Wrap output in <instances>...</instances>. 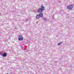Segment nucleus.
Returning a JSON list of instances; mask_svg holds the SVG:
<instances>
[{
	"label": "nucleus",
	"instance_id": "6",
	"mask_svg": "<svg viewBox=\"0 0 74 74\" xmlns=\"http://www.w3.org/2000/svg\"><path fill=\"white\" fill-rule=\"evenodd\" d=\"M40 16L39 15H36V18L37 19H39L40 18Z\"/></svg>",
	"mask_w": 74,
	"mask_h": 74
},
{
	"label": "nucleus",
	"instance_id": "2",
	"mask_svg": "<svg viewBox=\"0 0 74 74\" xmlns=\"http://www.w3.org/2000/svg\"><path fill=\"white\" fill-rule=\"evenodd\" d=\"M73 5H68L67 7V8L69 10H72V9H73Z\"/></svg>",
	"mask_w": 74,
	"mask_h": 74
},
{
	"label": "nucleus",
	"instance_id": "1",
	"mask_svg": "<svg viewBox=\"0 0 74 74\" xmlns=\"http://www.w3.org/2000/svg\"><path fill=\"white\" fill-rule=\"evenodd\" d=\"M45 9V8L43 6H41V8H40L38 10V13H41V12H42V11L43 10H44Z\"/></svg>",
	"mask_w": 74,
	"mask_h": 74
},
{
	"label": "nucleus",
	"instance_id": "7",
	"mask_svg": "<svg viewBox=\"0 0 74 74\" xmlns=\"http://www.w3.org/2000/svg\"><path fill=\"white\" fill-rule=\"evenodd\" d=\"M62 44V42H60V43H59L58 44V45H60V44Z\"/></svg>",
	"mask_w": 74,
	"mask_h": 74
},
{
	"label": "nucleus",
	"instance_id": "8",
	"mask_svg": "<svg viewBox=\"0 0 74 74\" xmlns=\"http://www.w3.org/2000/svg\"><path fill=\"white\" fill-rule=\"evenodd\" d=\"M7 74H8V73H7Z\"/></svg>",
	"mask_w": 74,
	"mask_h": 74
},
{
	"label": "nucleus",
	"instance_id": "3",
	"mask_svg": "<svg viewBox=\"0 0 74 74\" xmlns=\"http://www.w3.org/2000/svg\"><path fill=\"white\" fill-rule=\"evenodd\" d=\"M18 40L19 41H22V40H23V37L22 36V35L19 36H18Z\"/></svg>",
	"mask_w": 74,
	"mask_h": 74
},
{
	"label": "nucleus",
	"instance_id": "5",
	"mask_svg": "<svg viewBox=\"0 0 74 74\" xmlns=\"http://www.w3.org/2000/svg\"><path fill=\"white\" fill-rule=\"evenodd\" d=\"M2 56H3V57H5V56H7V53H4L3 54V55H2Z\"/></svg>",
	"mask_w": 74,
	"mask_h": 74
},
{
	"label": "nucleus",
	"instance_id": "9",
	"mask_svg": "<svg viewBox=\"0 0 74 74\" xmlns=\"http://www.w3.org/2000/svg\"><path fill=\"white\" fill-rule=\"evenodd\" d=\"M0 54H1V53H0Z\"/></svg>",
	"mask_w": 74,
	"mask_h": 74
},
{
	"label": "nucleus",
	"instance_id": "4",
	"mask_svg": "<svg viewBox=\"0 0 74 74\" xmlns=\"http://www.w3.org/2000/svg\"><path fill=\"white\" fill-rule=\"evenodd\" d=\"M40 17H43V14L42 12L39 13V15Z\"/></svg>",
	"mask_w": 74,
	"mask_h": 74
}]
</instances>
